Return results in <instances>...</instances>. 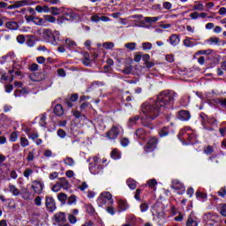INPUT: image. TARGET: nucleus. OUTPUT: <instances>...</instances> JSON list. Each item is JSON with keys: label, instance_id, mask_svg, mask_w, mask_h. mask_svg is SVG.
<instances>
[{"label": "nucleus", "instance_id": "obj_11", "mask_svg": "<svg viewBox=\"0 0 226 226\" xmlns=\"http://www.w3.org/2000/svg\"><path fill=\"white\" fill-rule=\"evenodd\" d=\"M53 220L56 223H66V214H64V212H58L55 214Z\"/></svg>", "mask_w": 226, "mask_h": 226}, {"label": "nucleus", "instance_id": "obj_41", "mask_svg": "<svg viewBox=\"0 0 226 226\" xmlns=\"http://www.w3.org/2000/svg\"><path fill=\"white\" fill-rule=\"evenodd\" d=\"M68 220H69V222L72 224V225H75V223H77L78 220H77V216L70 214L68 215Z\"/></svg>", "mask_w": 226, "mask_h": 226}, {"label": "nucleus", "instance_id": "obj_17", "mask_svg": "<svg viewBox=\"0 0 226 226\" xmlns=\"http://www.w3.org/2000/svg\"><path fill=\"white\" fill-rule=\"evenodd\" d=\"M118 208L120 211H126L130 206L128 205V202L124 200H119L117 202Z\"/></svg>", "mask_w": 226, "mask_h": 226}, {"label": "nucleus", "instance_id": "obj_63", "mask_svg": "<svg viewBox=\"0 0 226 226\" xmlns=\"http://www.w3.org/2000/svg\"><path fill=\"white\" fill-rule=\"evenodd\" d=\"M218 103L222 107V109H226V98L219 99Z\"/></svg>", "mask_w": 226, "mask_h": 226}, {"label": "nucleus", "instance_id": "obj_50", "mask_svg": "<svg viewBox=\"0 0 226 226\" xmlns=\"http://www.w3.org/2000/svg\"><path fill=\"white\" fill-rule=\"evenodd\" d=\"M39 137H40V134H38V132H30V134H28V139H30L31 140H35Z\"/></svg>", "mask_w": 226, "mask_h": 226}, {"label": "nucleus", "instance_id": "obj_8", "mask_svg": "<svg viewBox=\"0 0 226 226\" xmlns=\"http://www.w3.org/2000/svg\"><path fill=\"white\" fill-rule=\"evenodd\" d=\"M171 188H173V190H180L178 192L180 195H183L185 192V185L177 179L172 181Z\"/></svg>", "mask_w": 226, "mask_h": 226}, {"label": "nucleus", "instance_id": "obj_33", "mask_svg": "<svg viewBox=\"0 0 226 226\" xmlns=\"http://www.w3.org/2000/svg\"><path fill=\"white\" fill-rule=\"evenodd\" d=\"M15 53L14 52H9L6 56H3L2 59H9L10 61H13L15 63Z\"/></svg>", "mask_w": 226, "mask_h": 226}, {"label": "nucleus", "instance_id": "obj_21", "mask_svg": "<svg viewBox=\"0 0 226 226\" xmlns=\"http://www.w3.org/2000/svg\"><path fill=\"white\" fill-rule=\"evenodd\" d=\"M203 153L204 154H207V156H209V154H213L215 153V147L208 145V146H205L203 147Z\"/></svg>", "mask_w": 226, "mask_h": 226}, {"label": "nucleus", "instance_id": "obj_34", "mask_svg": "<svg viewBox=\"0 0 226 226\" xmlns=\"http://www.w3.org/2000/svg\"><path fill=\"white\" fill-rule=\"evenodd\" d=\"M133 70V66L127 64L125 65V67L124 68V70L122 71L123 73H124V75H130V73H132Z\"/></svg>", "mask_w": 226, "mask_h": 226}, {"label": "nucleus", "instance_id": "obj_55", "mask_svg": "<svg viewBox=\"0 0 226 226\" xmlns=\"http://www.w3.org/2000/svg\"><path fill=\"white\" fill-rule=\"evenodd\" d=\"M17 139H19V134L17 133V132H13L10 137L11 142H17Z\"/></svg>", "mask_w": 226, "mask_h": 226}, {"label": "nucleus", "instance_id": "obj_7", "mask_svg": "<svg viewBox=\"0 0 226 226\" xmlns=\"http://www.w3.org/2000/svg\"><path fill=\"white\" fill-rule=\"evenodd\" d=\"M149 133H151V131L145 128H139L135 132V135L139 140H146Z\"/></svg>", "mask_w": 226, "mask_h": 226}, {"label": "nucleus", "instance_id": "obj_53", "mask_svg": "<svg viewBox=\"0 0 226 226\" xmlns=\"http://www.w3.org/2000/svg\"><path fill=\"white\" fill-rule=\"evenodd\" d=\"M39 68L40 65H38V64H32L29 65L28 70H30V72H38Z\"/></svg>", "mask_w": 226, "mask_h": 226}, {"label": "nucleus", "instance_id": "obj_9", "mask_svg": "<svg viewBox=\"0 0 226 226\" xmlns=\"http://www.w3.org/2000/svg\"><path fill=\"white\" fill-rule=\"evenodd\" d=\"M46 207L49 213H53V211H56V200H53L51 197H46Z\"/></svg>", "mask_w": 226, "mask_h": 226}, {"label": "nucleus", "instance_id": "obj_16", "mask_svg": "<svg viewBox=\"0 0 226 226\" xmlns=\"http://www.w3.org/2000/svg\"><path fill=\"white\" fill-rule=\"evenodd\" d=\"M58 184H60V187L64 190H68V188H70V182L68 179H66V177L59 178Z\"/></svg>", "mask_w": 226, "mask_h": 226}, {"label": "nucleus", "instance_id": "obj_30", "mask_svg": "<svg viewBox=\"0 0 226 226\" xmlns=\"http://www.w3.org/2000/svg\"><path fill=\"white\" fill-rule=\"evenodd\" d=\"M64 163L68 165V167H73L75 165V160H73V158H72V157H66L64 160Z\"/></svg>", "mask_w": 226, "mask_h": 226}, {"label": "nucleus", "instance_id": "obj_25", "mask_svg": "<svg viewBox=\"0 0 226 226\" xmlns=\"http://www.w3.org/2000/svg\"><path fill=\"white\" fill-rule=\"evenodd\" d=\"M65 45L69 49H75V47H77V42H75V41H73L70 38H67V39H65Z\"/></svg>", "mask_w": 226, "mask_h": 226}, {"label": "nucleus", "instance_id": "obj_4", "mask_svg": "<svg viewBox=\"0 0 226 226\" xmlns=\"http://www.w3.org/2000/svg\"><path fill=\"white\" fill-rule=\"evenodd\" d=\"M156 146H158V138L154 136H151L148 139V141L147 142L146 146L144 147V150L147 153H153L154 149H156Z\"/></svg>", "mask_w": 226, "mask_h": 226}, {"label": "nucleus", "instance_id": "obj_62", "mask_svg": "<svg viewBox=\"0 0 226 226\" xmlns=\"http://www.w3.org/2000/svg\"><path fill=\"white\" fill-rule=\"evenodd\" d=\"M218 195L220 196V197H225V195H226V188L225 187H222L219 191H218Z\"/></svg>", "mask_w": 226, "mask_h": 226}, {"label": "nucleus", "instance_id": "obj_10", "mask_svg": "<svg viewBox=\"0 0 226 226\" xmlns=\"http://www.w3.org/2000/svg\"><path fill=\"white\" fill-rule=\"evenodd\" d=\"M33 4H36V2L33 0H20L16 2L12 6L13 8H20L22 6H31Z\"/></svg>", "mask_w": 226, "mask_h": 226}, {"label": "nucleus", "instance_id": "obj_15", "mask_svg": "<svg viewBox=\"0 0 226 226\" xmlns=\"http://www.w3.org/2000/svg\"><path fill=\"white\" fill-rule=\"evenodd\" d=\"M168 41L170 43V45H172V47H177V45H179L181 39L179 38V35L173 34L170 36Z\"/></svg>", "mask_w": 226, "mask_h": 226}, {"label": "nucleus", "instance_id": "obj_49", "mask_svg": "<svg viewBox=\"0 0 226 226\" xmlns=\"http://www.w3.org/2000/svg\"><path fill=\"white\" fill-rule=\"evenodd\" d=\"M120 144L123 146V147H126V146L130 144V139H128V138H121Z\"/></svg>", "mask_w": 226, "mask_h": 226}, {"label": "nucleus", "instance_id": "obj_1", "mask_svg": "<svg viewBox=\"0 0 226 226\" xmlns=\"http://www.w3.org/2000/svg\"><path fill=\"white\" fill-rule=\"evenodd\" d=\"M177 94L174 91L165 90L161 92L154 102H145L141 111L148 119H156L166 109H172Z\"/></svg>", "mask_w": 226, "mask_h": 226}, {"label": "nucleus", "instance_id": "obj_5", "mask_svg": "<svg viewBox=\"0 0 226 226\" xmlns=\"http://www.w3.org/2000/svg\"><path fill=\"white\" fill-rule=\"evenodd\" d=\"M122 131L123 127H121V125H113L111 129L107 132V137L108 139L115 140V139H117V137H119V133H121Z\"/></svg>", "mask_w": 226, "mask_h": 226}, {"label": "nucleus", "instance_id": "obj_58", "mask_svg": "<svg viewBox=\"0 0 226 226\" xmlns=\"http://www.w3.org/2000/svg\"><path fill=\"white\" fill-rule=\"evenodd\" d=\"M26 160L27 162H33L34 160V149L28 153Z\"/></svg>", "mask_w": 226, "mask_h": 226}, {"label": "nucleus", "instance_id": "obj_6", "mask_svg": "<svg viewBox=\"0 0 226 226\" xmlns=\"http://www.w3.org/2000/svg\"><path fill=\"white\" fill-rule=\"evenodd\" d=\"M107 200H109L111 204L112 202H114V200L112 199V194L109 192H102L98 198V202L101 206L107 204Z\"/></svg>", "mask_w": 226, "mask_h": 226}, {"label": "nucleus", "instance_id": "obj_45", "mask_svg": "<svg viewBox=\"0 0 226 226\" xmlns=\"http://www.w3.org/2000/svg\"><path fill=\"white\" fill-rule=\"evenodd\" d=\"M125 49L128 50H135V47H137V43L135 42H129L124 45Z\"/></svg>", "mask_w": 226, "mask_h": 226}, {"label": "nucleus", "instance_id": "obj_54", "mask_svg": "<svg viewBox=\"0 0 226 226\" xmlns=\"http://www.w3.org/2000/svg\"><path fill=\"white\" fill-rule=\"evenodd\" d=\"M89 188V185H87V183L83 182L81 185H78V189L80 190V192H84L85 190H87Z\"/></svg>", "mask_w": 226, "mask_h": 226}, {"label": "nucleus", "instance_id": "obj_22", "mask_svg": "<svg viewBox=\"0 0 226 226\" xmlns=\"http://www.w3.org/2000/svg\"><path fill=\"white\" fill-rule=\"evenodd\" d=\"M205 43H207V45H218V43H220V38L210 37L209 39L205 41Z\"/></svg>", "mask_w": 226, "mask_h": 226}, {"label": "nucleus", "instance_id": "obj_52", "mask_svg": "<svg viewBox=\"0 0 226 226\" xmlns=\"http://www.w3.org/2000/svg\"><path fill=\"white\" fill-rule=\"evenodd\" d=\"M52 192H55L56 193H57V192H61V185L59 184V182H56L53 187H52Z\"/></svg>", "mask_w": 226, "mask_h": 226}, {"label": "nucleus", "instance_id": "obj_51", "mask_svg": "<svg viewBox=\"0 0 226 226\" xmlns=\"http://www.w3.org/2000/svg\"><path fill=\"white\" fill-rule=\"evenodd\" d=\"M5 26L8 29H15V27H17V23L13 21H9L5 24Z\"/></svg>", "mask_w": 226, "mask_h": 226}, {"label": "nucleus", "instance_id": "obj_20", "mask_svg": "<svg viewBox=\"0 0 226 226\" xmlns=\"http://www.w3.org/2000/svg\"><path fill=\"white\" fill-rule=\"evenodd\" d=\"M9 192H11V193H12V195H14V197H19V195H20V190H19V188H17V186L10 184L9 185Z\"/></svg>", "mask_w": 226, "mask_h": 226}, {"label": "nucleus", "instance_id": "obj_29", "mask_svg": "<svg viewBox=\"0 0 226 226\" xmlns=\"http://www.w3.org/2000/svg\"><path fill=\"white\" fill-rule=\"evenodd\" d=\"M160 20V17H145V22L147 24H153V22H158Z\"/></svg>", "mask_w": 226, "mask_h": 226}, {"label": "nucleus", "instance_id": "obj_61", "mask_svg": "<svg viewBox=\"0 0 226 226\" xmlns=\"http://www.w3.org/2000/svg\"><path fill=\"white\" fill-rule=\"evenodd\" d=\"M90 20L92 22H99L100 21V14H94L91 16Z\"/></svg>", "mask_w": 226, "mask_h": 226}, {"label": "nucleus", "instance_id": "obj_56", "mask_svg": "<svg viewBox=\"0 0 226 226\" xmlns=\"http://www.w3.org/2000/svg\"><path fill=\"white\" fill-rule=\"evenodd\" d=\"M44 20H47V22L54 23V22H56V17L50 16V15H45Z\"/></svg>", "mask_w": 226, "mask_h": 226}, {"label": "nucleus", "instance_id": "obj_28", "mask_svg": "<svg viewBox=\"0 0 226 226\" xmlns=\"http://www.w3.org/2000/svg\"><path fill=\"white\" fill-rule=\"evenodd\" d=\"M34 170H33V169H31V168H26L25 170H24V172H23V176H24V177H26V179H29V177H31V176H33V174H34Z\"/></svg>", "mask_w": 226, "mask_h": 226}, {"label": "nucleus", "instance_id": "obj_59", "mask_svg": "<svg viewBox=\"0 0 226 226\" xmlns=\"http://www.w3.org/2000/svg\"><path fill=\"white\" fill-rule=\"evenodd\" d=\"M17 41L18 43H20L21 45L26 42V37L22 34L17 36Z\"/></svg>", "mask_w": 226, "mask_h": 226}, {"label": "nucleus", "instance_id": "obj_44", "mask_svg": "<svg viewBox=\"0 0 226 226\" xmlns=\"http://www.w3.org/2000/svg\"><path fill=\"white\" fill-rule=\"evenodd\" d=\"M102 47L107 50H112L114 49V42H104Z\"/></svg>", "mask_w": 226, "mask_h": 226}, {"label": "nucleus", "instance_id": "obj_60", "mask_svg": "<svg viewBox=\"0 0 226 226\" xmlns=\"http://www.w3.org/2000/svg\"><path fill=\"white\" fill-rule=\"evenodd\" d=\"M75 202H77V197L75 195H71L68 198V204L72 205V204H75Z\"/></svg>", "mask_w": 226, "mask_h": 226}, {"label": "nucleus", "instance_id": "obj_31", "mask_svg": "<svg viewBox=\"0 0 226 226\" xmlns=\"http://www.w3.org/2000/svg\"><path fill=\"white\" fill-rule=\"evenodd\" d=\"M57 199L60 202H66L68 200V195H66L64 192H60L57 194Z\"/></svg>", "mask_w": 226, "mask_h": 226}, {"label": "nucleus", "instance_id": "obj_2", "mask_svg": "<svg viewBox=\"0 0 226 226\" xmlns=\"http://www.w3.org/2000/svg\"><path fill=\"white\" fill-rule=\"evenodd\" d=\"M197 132L190 127H185L180 130L178 134V139H180V140H185L191 142V144H195V142H197Z\"/></svg>", "mask_w": 226, "mask_h": 226}, {"label": "nucleus", "instance_id": "obj_47", "mask_svg": "<svg viewBox=\"0 0 226 226\" xmlns=\"http://www.w3.org/2000/svg\"><path fill=\"white\" fill-rule=\"evenodd\" d=\"M141 213H146L149 209V205L147 202H144L139 206Z\"/></svg>", "mask_w": 226, "mask_h": 226}, {"label": "nucleus", "instance_id": "obj_57", "mask_svg": "<svg viewBox=\"0 0 226 226\" xmlns=\"http://www.w3.org/2000/svg\"><path fill=\"white\" fill-rule=\"evenodd\" d=\"M27 47H34L35 45V41H34V38H28L26 41Z\"/></svg>", "mask_w": 226, "mask_h": 226}, {"label": "nucleus", "instance_id": "obj_43", "mask_svg": "<svg viewBox=\"0 0 226 226\" xmlns=\"http://www.w3.org/2000/svg\"><path fill=\"white\" fill-rule=\"evenodd\" d=\"M160 137H167L169 135V127H163L160 132H159Z\"/></svg>", "mask_w": 226, "mask_h": 226}, {"label": "nucleus", "instance_id": "obj_24", "mask_svg": "<svg viewBox=\"0 0 226 226\" xmlns=\"http://www.w3.org/2000/svg\"><path fill=\"white\" fill-rule=\"evenodd\" d=\"M81 61L85 66H89L91 64V57L89 56V53H85L84 57L81 59Z\"/></svg>", "mask_w": 226, "mask_h": 226}, {"label": "nucleus", "instance_id": "obj_64", "mask_svg": "<svg viewBox=\"0 0 226 226\" xmlns=\"http://www.w3.org/2000/svg\"><path fill=\"white\" fill-rule=\"evenodd\" d=\"M221 215L222 216H226V204L222 205V207H221Z\"/></svg>", "mask_w": 226, "mask_h": 226}, {"label": "nucleus", "instance_id": "obj_40", "mask_svg": "<svg viewBox=\"0 0 226 226\" xmlns=\"http://www.w3.org/2000/svg\"><path fill=\"white\" fill-rule=\"evenodd\" d=\"M39 124L41 126H45L47 124V116L45 114L41 115Z\"/></svg>", "mask_w": 226, "mask_h": 226}, {"label": "nucleus", "instance_id": "obj_36", "mask_svg": "<svg viewBox=\"0 0 226 226\" xmlns=\"http://www.w3.org/2000/svg\"><path fill=\"white\" fill-rule=\"evenodd\" d=\"M139 119H140V117H139V116H134V117L129 118L130 126H133V125L137 124V121Z\"/></svg>", "mask_w": 226, "mask_h": 226}, {"label": "nucleus", "instance_id": "obj_38", "mask_svg": "<svg viewBox=\"0 0 226 226\" xmlns=\"http://www.w3.org/2000/svg\"><path fill=\"white\" fill-rule=\"evenodd\" d=\"M204 222L208 223V225H213L216 222V217H203Z\"/></svg>", "mask_w": 226, "mask_h": 226}, {"label": "nucleus", "instance_id": "obj_18", "mask_svg": "<svg viewBox=\"0 0 226 226\" xmlns=\"http://www.w3.org/2000/svg\"><path fill=\"white\" fill-rule=\"evenodd\" d=\"M185 225L186 226H198L199 222H197V220H195V215H190Z\"/></svg>", "mask_w": 226, "mask_h": 226}, {"label": "nucleus", "instance_id": "obj_42", "mask_svg": "<svg viewBox=\"0 0 226 226\" xmlns=\"http://www.w3.org/2000/svg\"><path fill=\"white\" fill-rule=\"evenodd\" d=\"M49 13L52 15H60L61 14V9L57 7H50Z\"/></svg>", "mask_w": 226, "mask_h": 226}, {"label": "nucleus", "instance_id": "obj_46", "mask_svg": "<svg viewBox=\"0 0 226 226\" xmlns=\"http://www.w3.org/2000/svg\"><path fill=\"white\" fill-rule=\"evenodd\" d=\"M158 185V182L156 179H150L147 181V186L148 188H154Z\"/></svg>", "mask_w": 226, "mask_h": 226}, {"label": "nucleus", "instance_id": "obj_23", "mask_svg": "<svg viewBox=\"0 0 226 226\" xmlns=\"http://www.w3.org/2000/svg\"><path fill=\"white\" fill-rule=\"evenodd\" d=\"M110 156L113 160H119V158H121V151L117 148H114L110 153Z\"/></svg>", "mask_w": 226, "mask_h": 226}, {"label": "nucleus", "instance_id": "obj_13", "mask_svg": "<svg viewBox=\"0 0 226 226\" xmlns=\"http://www.w3.org/2000/svg\"><path fill=\"white\" fill-rule=\"evenodd\" d=\"M192 115L188 110H180L178 111V119L180 121H190Z\"/></svg>", "mask_w": 226, "mask_h": 226}, {"label": "nucleus", "instance_id": "obj_27", "mask_svg": "<svg viewBox=\"0 0 226 226\" xmlns=\"http://www.w3.org/2000/svg\"><path fill=\"white\" fill-rule=\"evenodd\" d=\"M126 183L131 190H135V188H137V182L135 180L129 178Z\"/></svg>", "mask_w": 226, "mask_h": 226}, {"label": "nucleus", "instance_id": "obj_32", "mask_svg": "<svg viewBox=\"0 0 226 226\" xmlns=\"http://www.w3.org/2000/svg\"><path fill=\"white\" fill-rule=\"evenodd\" d=\"M64 19L65 20H74L75 19V14L73 12H65L64 14Z\"/></svg>", "mask_w": 226, "mask_h": 226}, {"label": "nucleus", "instance_id": "obj_12", "mask_svg": "<svg viewBox=\"0 0 226 226\" xmlns=\"http://www.w3.org/2000/svg\"><path fill=\"white\" fill-rule=\"evenodd\" d=\"M89 170L91 174H94V176H96V174H100V172L103 170V166H102V164L90 163Z\"/></svg>", "mask_w": 226, "mask_h": 226}, {"label": "nucleus", "instance_id": "obj_48", "mask_svg": "<svg viewBox=\"0 0 226 226\" xmlns=\"http://www.w3.org/2000/svg\"><path fill=\"white\" fill-rule=\"evenodd\" d=\"M142 49L143 50H151V49H153V44L151 42H143Z\"/></svg>", "mask_w": 226, "mask_h": 226}, {"label": "nucleus", "instance_id": "obj_3", "mask_svg": "<svg viewBox=\"0 0 226 226\" xmlns=\"http://www.w3.org/2000/svg\"><path fill=\"white\" fill-rule=\"evenodd\" d=\"M42 38L48 43H51L52 45H57V40H56V35L52 32V30L46 28L42 31Z\"/></svg>", "mask_w": 226, "mask_h": 226}, {"label": "nucleus", "instance_id": "obj_37", "mask_svg": "<svg viewBox=\"0 0 226 226\" xmlns=\"http://www.w3.org/2000/svg\"><path fill=\"white\" fill-rule=\"evenodd\" d=\"M200 117H201V124L203 126H206V124H209V119L206 114H201Z\"/></svg>", "mask_w": 226, "mask_h": 226}, {"label": "nucleus", "instance_id": "obj_39", "mask_svg": "<svg viewBox=\"0 0 226 226\" xmlns=\"http://www.w3.org/2000/svg\"><path fill=\"white\" fill-rule=\"evenodd\" d=\"M34 24H35L36 26H42L43 25V19L39 18L37 16L34 17Z\"/></svg>", "mask_w": 226, "mask_h": 226}, {"label": "nucleus", "instance_id": "obj_14", "mask_svg": "<svg viewBox=\"0 0 226 226\" xmlns=\"http://www.w3.org/2000/svg\"><path fill=\"white\" fill-rule=\"evenodd\" d=\"M32 188L34 192V193H37V195H40L41 192H43V184L39 181H34L32 185Z\"/></svg>", "mask_w": 226, "mask_h": 226}, {"label": "nucleus", "instance_id": "obj_19", "mask_svg": "<svg viewBox=\"0 0 226 226\" xmlns=\"http://www.w3.org/2000/svg\"><path fill=\"white\" fill-rule=\"evenodd\" d=\"M53 112L56 114V116L61 117L64 114V109H63V106L61 104H56Z\"/></svg>", "mask_w": 226, "mask_h": 226}, {"label": "nucleus", "instance_id": "obj_35", "mask_svg": "<svg viewBox=\"0 0 226 226\" xmlns=\"http://www.w3.org/2000/svg\"><path fill=\"white\" fill-rule=\"evenodd\" d=\"M20 146L21 147H27L29 146V139L26 137H21L20 138Z\"/></svg>", "mask_w": 226, "mask_h": 226}, {"label": "nucleus", "instance_id": "obj_26", "mask_svg": "<svg viewBox=\"0 0 226 226\" xmlns=\"http://www.w3.org/2000/svg\"><path fill=\"white\" fill-rule=\"evenodd\" d=\"M196 199H198V200H204L207 199V193L200 192V191H197L196 192Z\"/></svg>", "mask_w": 226, "mask_h": 226}]
</instances>
